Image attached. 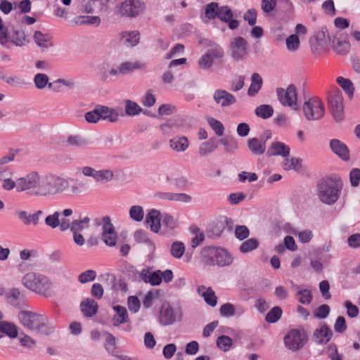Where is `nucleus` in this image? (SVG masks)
Instances as JSON below:
<instances>
[{"instance_id": "nucleus-1", "label": "nucleus", "mask_w": 360, "mask_h": 360, "mask_svg": "<svg viewBox=\"0 0 360 360\" xmlns=\"http://www.w3.org/2000/svg\"><path fill=\"white\" fill-rule=\"evenodd\" d=\"M18 319L25 328L40 335H50L55 330L47 317L32 311H21Z\"/></svg>"}, {"instance_id": "nucleus-7", "label": "nucleus", "mask_w": 360, "mask_h": 360, "mask_svg": "<svg viewBox=\"0 0 360 360\" xmlns=\"http://www.w3.org/2000/svg\"><path fill=\"white\" fill-rule=\"evenodd\" d=\"M302 111L307 120H319L325 115L324 103L319 97H311L304 102Z\"/></svg>"}, {"instance_id": "nucleus-41", "label": "nucleus", "mask_w": 360, "mask_h": 360, "mask_svg": "<svg viewBox=\"0 0 360 360\" xmlns=\"http://www.w3.org/2000/svg\"><path fill=\"white\" fill-rule=\"evenodd\" d=\"M256 115L262 119H268L274 114V108L269 105H261L255 108Z\"/></svg>"}, {"instance_id": "nucleus-4", "label": "nucleus", "mask_w": 360, "mask_h": 360, "mask_svg": "<svg viewBox=\"0 0 360 360\" xmlns=\"http://www.w3.org/2000/svg\"><path fill=\"white\" fill-rule=\"evenodd\" d=\"M22 283L26 288L41 295L50 296L53 293L52 281L43 274L27 273L22 277Z\"/></svg>"}, {"instance_id": "nucleus-30", "label": "nucleus", "mask_w": 360, "mask_h": 360, "mask_svg": "<svg viewBox=\"0 0 360 360\" xmlns=\"http://www.w3.org/2000/svg\"><path fill=\"white\" fill-rule=\"evenodd\" d=\"M101 119L110 122H115L120 118V113L116 109L110 108L106 106L99 105Z\"/></svg>"}, {"instance_id": "nucleus-55", "label": "nucleus", "mask_w": 360, "mask_h": 360, "mask_svg": "<svg viewBox=\"0 0 360 360\" xmlns=\"http://www.w3.org/2000/svg\"><path fill=\"white\" fill-rule=\"evenodd\" d=\"M6 298L13 305H17L18 302L22 300L23 295L18 288H13L6 294Z\"/></svg>"}, {"instance_id": "nucleus-2", "label": "nucleus", "mask_w": 360, "mask_h": 360, "mask_svg": "<svg viewBox=\"0 0 360 360\" xmlns=\"http://www.w3.org/2000/svg\"><path fill=\"white\" fill-rule=\"evenodd\" d=\"M70 187L69 181L54 174L41 175L38 198L59 195L66 192Z\"/></svg>"}, {"instance_id": "nucleus-38", "label": "nucleus", "mask_w": 360, "mask_h": 360, "mask_svg": "<svg viewBox=\"0 0 360 360\" xmlns=\"http://www.w3.org/2000/svg\"><path fill=\"white\" fill-rule=\"evenodd\" d=\"M73 210L70 208L65 209L60 213V217H59V229L61 231H65L70 228L72 221L66 217L71 216Z\"/></svg>"}, {"instance_id": "nucleus-50", "label": "nucleus", "mask_w": 360, "mask_h": 360, "mask_svg": "<svg viewBox=\"0 0 360 360\" xmlns=\"http://www.w3.org/2000/svg\"><path fill=\"white\" fill-rule=\"evenodd\" d=\"M103 335L105 337V347L106 350L109 353L113 354L116 349V340L115 336L108 332H105Z\"/></svg>"}, {"instance_id": "nucleus-27", "label": "nucleus", "mask_w": 360, "mask_h": 360, "mask_svg": "<svg viewBox=\"0 0 360 360\" xmlns=\"http://www.w3.org/2000/svg\"><path fill=\"white\" fill-rule=\"evenodd\" d=\"M33 39L37 45L40 47L42 51L53 46L51 37L48 34H43L40 31L34 32Z\"/></svg>"}, {"instance_id": "nucleus-10", "label": "nucleus", "mask_w": 360, "mask_h": 360, "mask_svg": "<svg viewBox=\"0 0 360 360\" xmlns=\"http://www.w3.org/2000/svg\"><path fill=\"white\" fill-rule=\"evenodd\" d=\"M276 93L283 105L290 107L294 110H298L297 91L294 85H289L285 89L278 88Z\"/></svg>"}, {"instance_id": "nucleus-42", "label": "nucleus", "mask_w": 360, "mask_h": 360, "mask_svg": "<svg viewBox=\"0 0 360 360\" xmlns=\"http://www.w3.org/2000/svg\"><path fill=\"white\" fill-rule=\"evenodd\" d=\"M336 82L349 96L352 97L353 96L354 88L351 80L342 77H338L336 79Z\"/></svg>"}, {"instance_id": "nucleus-53", "label": "nucleus", "mask_w": 360, "mask_h": 360, "mask_svg": "<svg viewBox=\"0 0 360 360\" xmlns=\"http://www.w3.org/2000/svg\"><path fill=\"white\" fill-rule=\"evenodd\" d=\"M232 344V339L226 335H221L217 339V347L224 352L229 351Z\"/></svg>"}, {"instance_id": "nucleus-56", "label": "nucleus", "mask_w": 360, "mask_h": 360, "mask_svg": "<svg viewBox=\"0 0 360 360\" xmlns=\"http://www.w3.org/2000/svg\"><path fill=\"white\" fill-rule=\"evenodd\" d=\"M300 45V41L297 34H291L286 39V46L289 51H296Z\"/></svg>"}, {"instance_id": "nucleus-39", "label": "nucleus", "mask_w": 360, "mask_h": 360, "mask_svg": "<svg viewBox=\"0 0 360 360\" xmlns=\"http://www.w3.org/2000/svg\"><path fill=\"white\" fill-rule=\"evenodd\" d=\"M114 177L113 172L110 169H100L97 170L94 180L97 183L106 184L112 180Z\"/></svg>"}, {"instance_id": "nucleus-15", "label": "nucleus", "mask_w": 360, "mask_h": 360, "mask_svg": "<svg viewBox=\"0 0 360 360\" xmlns=\"http://www.w3.org/2000/svg\"><path fill=\"white\" fill-rule=\"evenodd\" d=\"M215 103L221 108H228L236 103V97L229 91L218 89L213 93Z\"/></svg>"}, {"instance_id": "nucleus-63", "label": "nucleus", "mask_w": 360, "mask_h": 360, "mask_svg": "<svg viewBox=\"0 0 360 360\" xmlns=\"http://www.w3.org/2000/svg\"><path fill=\"white\" fill-rule=\"evenodd\" d=\"M327 355L330 360H343L342 354L338 352L337 346L333 343L328 346Z\"/></svg>"}, {"instance_id": "nucleus-62", "label": "nucleus", "mask_w": 360, "mask_h": 360, "mask_svg": "<svg viewBox=\"0 0 360 360\" xmlns=\"http://www.w3.org/2000/svg\"><path fill=\"white\" fill-rule=\"evenodd\" d=\"M85 119L89 123H96L101 120V112L99 105L96 106L93 110L86 112Z\"/></svg>"}, {"instance_id": "nucleus-29", "label": "nucleus", "mask_w": 360, "mask_h": 360, "mask_svg": "<svg viewBox=\"0 0 360 360\" xmlns=\"http://www.w3.org/2000/svg\"><path fill=\"white\" fill-rule=\"evenodd\" d=\"M198 292L199 295L204 298L205 302L208 305L211 307H215L217 305V297L211 288L200 286L198 289Z\"/></svg>"}, {"instance_id": "nucleus-12", "label": "nucleus", "mask_w": 360, "mask_h": 360, "mask_svg": "<svg viewBox=\"0 0 360 360\" xmlns=\"http://www.w3.org/2000/svg\"><path fill=\"white\" fill-rule=\"evenodd\" d=\"M181 319V314L178 311H175L169 304H162L159 315L160 324L169 326L176 321H180Z\"/></svg>"}, {"instance_id": "nucleus-49", "label": "nucleus", "mask_w": 360, "mask_h": 360, "mask_svg": "<svg viewBox=\"0 0 360 360\" xmlns=\"http://www.w3.org/2000/svg\"><path fill=\"white\" fill-rule=\"evenodd\" d=\"M75 20L77 25L89 24L98 26L101 23V19L98 16H78Z\"/></svg>"}, {"instance_id": "nucleus-54", "label": "nucleus", "mask_w": 360, "mask_h": 360, "mask_svg": "<svg viewBox=\"0 0 360 360\" xmlns=\"http://www.w3.org/2000/svg\"><path fill=\"white\" fill-rule=\"evenodd\" d=\"M259 243L257 239L250 238L241 244L240 251L243 253H247L257 249Z\"/></svg>"}, {"instance_id": "nucleus-32", "label": "nucleus", "mask_w": 360, "mask_h": 360, "mask_svg": "<svg viewBox=\"0 0 360 360\" xmlns=\"http://www.w3.org/2000/svg\"><path fill=\"white\" fill-rule=\"evenodd\" d=\"M302 159L300 158H289V156H287L286 158H284L282 167L286 171L295 170L296 172H299L302 169Z\"/></svg>"}, {"instance_id": "nucleus-22", "label": "nucleus", "mask_w": 360, "mask_h": 360, "mask_svg": "<svg viewBox=\"0 0 360 360\" xmlns=\"http://www.w3.org/2000/svg\"><path fill=\"white\" fill-rule=\"evenodd\" d=\"M161 220L162 214L159 210L155 209L150 210L146 217V222L149 225L150 230L154 233H158L160 231Z\"/></svg>"}, {"instance_id": "nucleus-17", "label": "nucleus", "mask_w": 360, "mask_h": 360, "mask_svg": "<svg viewBox=\"0 0 360 360\" xmlns=\"http://www.w3.org/2000/svg\"><path fill=\"white\" fill-rule=\"evenodd\" d=\"M264 140L263 142L260 141L257 138L250 139L248 141V149L254 155H259L263 154L266 150V141L271 138V132L266 131L264 134Z\"/></svg>"}, {"instance_id": "nucleus-64", "label": "nucleus", "mask_w": 360, "mask_h": 360, "mask_svg": "<svg viewBox=\"0 0 360 360\" xmlns=\"http://www.w3.org/2000/svg\"><path fill=\"white\" fill-rule=\"evenodd\" d=\"M219 8V4L216 2L208 4L205 7V16L209 19L214 18L217 16V12Z\"/></svg>"}, {"instance_id": "nucleus-8", "label": "nucleus", "mask_w": 360, "mask_h": 360, "mask_svg": "<svg viewBox=\"0 0 360 360\" xmlns=\"http://www.w3.org/2000/svg\"><path fill=\"white\" fill-rule=\"evenodd\" d=\"M285 346L292 352H296L304 347L307 341V336L303 330L292 329L283 338Z\"/></svg>"}, {"instance_id": "nucleus-52", "label": "nucleus", "mask_w": 360, "mask_h": 360, "mask_svg": "<svg viewBox=\"0 0 360 360\" xmlns=\"http://www.w3.org/2000/svg\"><path fill=\"white\" fill-rule=\"evenodd\" d=\"M60 217V212L56 211L51 214H49L44 220L45 224L51 228L56 229L59 228V217Z\"/></svg>"}, {"instance_id": "nucleus-43", "label": "nucleus", "mask_w": 360, "mask_h": 360, "mask_svg": "<svg viewBox=\"0 0 360 360\" xmlns=\"http://www.w3.org/2000/svg\"><path fill=\"white\" fill-rule=\"evenodd\" d=\"M283 311L280 307H274L266 315L265 321L269 323L277 322L282 316Z\"/></svg>"}, {"instance_id": "nucleus-9", "label": "nucleus", "mask_w": 360, "mask_h": 360, "mask_svg": "<svg viewBox=\"0 0 360 360\" xmlns=\"http://www.w3.org/2000/svg\"><path fill=\"white\" fill-rule=\"evenodd\" d=\"M333 116L336 121H340L343 117L342 94L336 86H333L329 92L328 98Z\"/></svg>"}, {"instance_id": "nucleus-23", "label": "nucleus", "mask_w": 360, "mask_h": 360, "mask_svg": "<svg viewBox=\"0 0 360 360\" xmlns=\"http://www.w3.org/2000/svg\"><path fill=\"white\" fill-rule=\"evenodd\" d=\"M331 150L343 160L349 159V152L347 146L338 139H333L330 141Z\"/></svg>"}, {"instance_id": "nucleus-31", "label": "nucleus", "mask_w": 360, "mask_h": 360, "mask_svg": "<svg viewBox=\"0 0 360 360\" xmlns=\"http://www.w3.org/2000/svg\"><path fill=\"white\" fill-rule=\"evenodd\" d=\"M169 146L176 152H184L189 146V141L186 136H176L170 139Z\"/></svg>"}, {"instance_id": "nucleus-6", "label": "nucleus", "mask_w": 360, "mask_h": 360, "mask_svg": "<svg viewBox=\"0 0 360 360\" xmlns=\"http://www.w3.org/2000/svg\"><path fill=\"white\" fill-rule=\"evenodd\" d=\"M40 180L41 174L36 171H32L18 178V192L38 198Z\"/></svg>"}, {"instance_id": "nucleus-61", "label": "nucleus", "mask_w": 360, "mask_h": 360, "mask_svg": "<svg viewBox=\"0 0 360 360\" xmlns=\"http://www.w3.org/2000/svg\"><path fill=\"white\" fill-rule=\"evenodd\" d=\"M219 312L225 317L233 316L236 314V308L233 304L225 303L220 307Z\"/></svg>"}, {"instance_id": "nucleus-21", "label": "nucleus", "mask_w": 360, "mask_h": 360, "mask_svg": "<svg viewBox=\"0 0 360 360\" xmlns=\"http://www.w3.org/2000/svg\"><path fill=\"white\" fill-rule=\"evenodd\" d=\"M112 309L115 312L111 319L113 326L118 327L129 321L128 312L124 307L117 304L112 306Z\"/></svg>"}, {"instance_id": "nucleus-24", "label": "nucleus", "mask_w": 360, "mask_h": 360, "mask_svg": "<svg viewBox=\"0 0 360 360\" xmlns=\"http://www.w3.org/2000/svg\"><path fill=\"white\" fill-rule=\"evenodd\" d=\"M332 330L326 325L314 330L313 338L317 344H326L331 339Z\"/></svg>"}, {"instance_id": "nucleus-46", "label": "nucleus", "mask_w": 360, "mask_h": 360, "mask_svg": "<svg viewBox=\"0 0 360 360\" xmlns=\"http://www.w3.org/2000/svg\"><path fill=\"white\" fill-rule=\"evenodd\" d=\"M185 252V245L181 241L174 242L170 247V254L176 259H180Z\"/></svg>"}, {"instance_id": "nucleus-34", "label": "nucleus", "mask_w": 360, "mask_h": 360, "mask_svg": "<svg viewBox=\"0 0 360 360\" xmlns=\"http://www.w3.org/2000/svg\"><path fill=\"white\" fill-rule=\"evenodd\" d=\"M121 39L124 44L128 47L136 46L139 41V32L137 31L123 32L121 34Z\"/></svg>"}, {"instance_id": "nucleus-11", "label": "nucleus", "mask_w": 360, "mask_h": 360, "mask_svg": "<svg viewBox=\"0 0 360 360\" xmlns=\"http://www.w3.org/2000/svg\"><path fill=\"white\" fill-rule=\"evenodd\" d=\"M144 4L140 0H125L121 5L120 12L122 15L134 18L143 12Z\"/></svg>"}, {"instance_id": "nucleus-51", "label": "nucleus", "mask_w": 360, "mask_h": 360, "mask_svg": "<svg viewBox=\"0 0 360 360\" xmlns=\"http://www.w3.org/2000/svg\"><path fill=\"white\" fill-rule=\"evenodd\" d=\"M233 16L232 10L227 6H221L217 12V17L224 22L230 20Z\"/></svg>"}, {"instance_id": "nucleus-16", "label": "nucleus", "mask_w": 360, "mask_h": 360, "mask_svg": "<svg viewBox=\"0 0 360 360\" xmlns=\"http://www.w3.org/2000/svg\"><path fill=\"white\" fill-rule=\"evenodd\" d=\"M146 63L141 60L124 61L121 63L117 67L118 75H125L132 73L136 70H145Z\"/></svg>"}, {"instance_id": "nucleus-40", "label": "nucleus", "mask_w": 360, "mask_h": 360, "mask_svg": "<svg viewBox=\"0 0 360 360\" xmlns=\"http://www.w3.org/2000/svg\"><path fill=\"white\" fill-rule=\"evenodd\" d=\"M66 142L68 146L83 148L89 144L87 139L79 135H71L68 137Z\"/></svg>"}, {"instance_id": "nucleus-33", "label": "nucleus", "mask_w": 360, "mask_h": 360, "mask_svg": "<svg viewBox=\"0 0 360 360\" xmlns=\"http://www.w3.org/2000/svg\"><path fill=\"white\" fill-rule=\"evenodd\" d=\"M91 219L88 216H85L82 218L75 219L71 223L70 228L71 232H79L87 229L90 226Z\"/></svg>"}, {"instance_id": "nucleus-26", "label": "nucleus", "mask_w": 360, "mask_h": 360, "mask_svg": "<svg viewBox=\"0 0 360 360\" xmlns=\"http://www.w3.org/2000/svg\"><path fill=\"white\" fill-rule=\"evenodd\" d=\"M218 147V141L216 138H210L208 141L202 143L198 148V154L200 157H207L214 152Z\"/></svg>"}, {"instance_id": "nucleus-48", "label": "nucleus", "mask_w": 360, "mask_h": 360, "mask_svg": "<svg viewBox=\"0 0 360 360\" xmlns=\"http://www.w3.org/2000/svg\"><path fill=\"white\" fill-rule=\"evenodd\" d=\"M142 111L141 108L136 103L130 100L125 102V113L129 116H135Z\"/></svg>"}, {"instance_id": "nucleus-47", "label": "nucleus", "mask_w": 360, "mask_h": 360, "mask_svg": "<svg viewBox=\"0 0 360 360\" xmlns=\"http://www.w3.org/2000/svg\"><path fill=\"white\" fill-rule=\"evenodd\" d=\"M15 214L25 226H28L33 225V216L32 215V213H28L22 210H16Z\"/></svg>"}, {"instance_id": "nucleus-19", "label": "nucleus", "mask_w": 360, "mask_h": 360, "mask_svg": "<svg viewBox=\"0 0 360 360\" xmlns=\"http://www.w3.org/2000/svg\"><path fill=\"white\" fill-rule=\"evenodd\" d=\"M290 147L284 143L273 141L267 150L266 155L268 157L281 156L283 158H286L290 155Z\"/></svg>"}, {"instance_id": "nucleus-5", "label": "nucleus", "mask_w": 360, "mask_h": 360, "mask_svg": "<svg viewBox=\"0 0 360 360\" xmlns=\"http://www.w3.org/2000/svg\"><path fill=\"white\" fill-rule=\"evenodd\" d=\"M342 187L340 180L321 179L317 184V195L322 202L333 205L338 200Z\"/></svg>"}, {"instance_id": "nucleus-45", "label": "nucleus", "mask_w": 360, "mask_h": 360, "mask_svg": "<svg viewBox=\"0 0 360 360\" xmlns=\"http://www.w3.org/2000/svg\"><path fill=\"white\" fill-rule=\"evenodd\" d=\"M129 217L130 218L136 222L141 221L144 218V210L143 208L140 205H133L129 209Z\"/></svg>"}, {"instance_id": "nucleus-25", "label": "nucleus", "mask_w": 360, "mask_h": 360, "mask_svg": "<svg viewBox=\"0 0 360 360\" xmlns=\"http://www.w3.org/2000/svg\"><path fill=\"white\" fill-rule=\"evenodd\" d=\"M80 309L86 317H92L96 314L98 306L95 300L86 298L80 303Z\"/></svg>"}, {"instance_id": "nucleus-57", "label": "nucleus", "mask_w": 360, "mask_h": 360, "mask_svg": "<svg viewBox=\"0 0 360 360\" xmlns=\"http://www.w3.org/2000/svg\"><path fill=\"white\" fill-rule=\"evenodd\" d=\"M49 77L43 73H37L34 77V83L39 89H43L47 85L49 86Z\"/></svg>"}, {"instance_id": "nucleus-14", "label": "nucleus", "mask_w": 360, "mask_h": 360, "mask_svg": "<svg viewBox=\"0 0 360 360\" xmlns=\"http://www.w3.org/2000/svg\"><path fill=\"white\" fill-rule=\"evenodd\" d=\"M232 58L236 60H241L248 53V44L242 37L233 39L230 44Z\"/></svg>"}, {"instance_id": "nucleus-35", "label": "nucleus", "mask_w": 360, "mask_h": 360, "mask_svg": "<svg viewBox=\"0 0 360 360\" xmlns=\"http://www.w3.org/2000/svg\"><path fill=\"white\" fill-rule=\"evenodd\" d=\"M293 289L297 291V295L298 296V301L303 304H308L311 303L312 300V295L311 290L308 289H304L300 285H293Z\"/></svg>"}, {"instance_id": "nucleus-36", "label": "nucleus", "mask_w": 360, "mask_h": 360, "mask_svg": "<svg viewBox=\"0 0 360 360\" xmlns=\"http://www.w3.org/2000/svg\"><path fill=\"white\" fill-rule=\"evenodd\" d=\"M262 79L258 73H253L251 76V84L248 89L249 96H254L262 88Z\"/></svg>"}, {"instance_id": "nucleus-28", "label": "nucleus", "mask_w": 360, "mask_h": 360, "mask_svg": "<svg viewBox=\"0 0 360 360\" xmlns=\"http://www.w3.org/2000/svg\"><path fill=\"white\" fill-rule=\"evenodd\" d=\"M6 36L7 38L6 44L11 42L17 46H23L26 41V36L22 30H13L11 33H8L6 30Z\"/></svg>"}, {"instance_id": "nucleus-20", "label": "nucleus", "mask_w": 360, "mask_h": 360, "mask_svg": "<svg viewBox=\"0 0 360 360\" xmlns=\"http://www.w3.org/2000/svg\"><path fill=\"white\" fill-rule=\"evenodd\" d=\"M139 278L152 286L158 285L162 283L161 271L152 272L149 269H143L140 271Z\"/></svg>"}, {"instance_id": "nucleus-44", "label": "nucleus", "mask_w": 360, "mask_h": 360, "mask_svg": "<svg viewBox=\"0 0 360 360\" xmlns=\"http://www.w3.org/2000/svg\"><path fill=\"white\" fill-rule=\"evenodd\" d=\"M160 295L158 290H153L148 292L143 300V306L145 309H149L152 307L155 301Z\"/></svg>"}, {"instance_id": "nucleus-37", "label": "nucleus", "mask_w": 360, "mask_h": 360, "mask_svg": "<svg viewBox=\"0 0 360 360\" xmlns=\"http://www.w3.org/2000/svg\"><path fill=\"white\" fill-rule=\"evenodd\" d=\"M0 332L11 338H16L18 333V327L15 324L4 321H0Z\"/></svg>"}, {"instance_id": "nucleus-13", "label": "nucleus", "mask_w": 360, "mask_h": 360, "mask_svg": "<svg viewBox=\"0 0 360 360\" xmlns=\"http://www.w3.org/2000/svg\"><path fill=\"white\" fill-rule=\"evenodd\" d=\"M102 240L108 246L113 247L116 245L117 233L108 217L103 219Z\"/></svg>"}, {"instance_id": "nucleus-18", "label": "nucleus", "mask_w": 360, "mask_h": 360, "mask_svg": "<svg viewBox=\"0 0 360 360\" xmlns=\"http://www.w3.org/2000/svg\"><path fill=\"white\" fill-rule=\"evenodd\" d=\"M117 75V68H112L109 63L103 62L98 65L97 77L100 81L109 82L111 81V77Z\"/></svg>"}, {"instance_id": "nucleus-3", "label": "nucleus", "mask_w": 360, "mask_h": 360, "mask_svg": "<svg viewBox=\"0 0 360 360\" xmlns=\"http://www.w3.org/2000/svg\"><path fill=\"white\" fill-rule=\"evenodd\" d=\"M200 261L206 266H226L233 262L231 255L224 248L215 246H205L200 252Z\"/></svg>"}, {"instance_id": "nucleus-59", "label": "nucleus", "mask_w": 360, "mask_h": 360, "mask_svg": "<svg viewBox=\"0 0 360 360\" xmlns=\"http://www.w3.org/2000/svg\"><path fill=\"white\" fill-rule=\"evenodd\" d=\"M207 122L210 126L214 130L216 135L221 136L224 134V127L220 121L213 117H209L207 119Z\"/></svg>"}, {"instance_id": "nucleus-60", "label": "nucleus", "mask_w": 360, "mask_h": 360, "mask_svg": "<svg viewBox=\"0 0 360 360\" xmlns=\"http://www.w3.org/2000/svg\"><path fill=\"white\" fill-rule=\"evenodd\" d=\"M162 221L163 225L169 229H174L178 226L177 219H175L173 216L167 213L162 214Z\"/></svg>"}, {"instance_id": "nucleus-58", "label": "nucleus", "mask_w": 360, "mask_h": 360, "mask_svg": "<svg viewBox=\"0 0 360 360\" xmlns=\"http://www.w3.org/2000/svg\"><path fill=\"white\" fill-rule=\"evenodd\" d=\"M122 272L131 281H135L139 278L140 272L131 264H125Z\"/></svg>"}]
</instances>
